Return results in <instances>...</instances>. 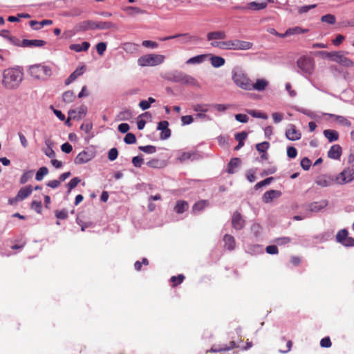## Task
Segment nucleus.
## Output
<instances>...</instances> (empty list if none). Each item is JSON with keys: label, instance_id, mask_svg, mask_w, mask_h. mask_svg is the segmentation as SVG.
Wrapping results in <instances>:
<instances>
[{"label": "nucleus", "instance_id": "34", "mask_svg": "<svg viewBox=\"0 0 354 354\" xmlns=\"http://www.w3.org/2000/svg\"><path fill=\"white\" fill-rule=\"evenodd\" d=\"M240 165L239 158H233L230 162L227 163V172L230 174H232L235 172V169L239 167Z\"/></svg>", "mask_w": 354, "mask_h": 354}, {"label": "nucleus", "instance_id": "29", "mask_svg": "<svg viewBox=\"0 0 354 354\" xmlns=\"http://www.w3.org/2000/svg\"><path fill=\"white\" fill-rule=\"evenodd\" d=\"M90 47V44L88 41H84L82 44H73L69 46V49L75 52H86Z\"/></svg>", "mask_w": 354, "mask_h": 354}, {"label": "nucleus", "instance_id": "24", "mask_svg": "<svg viewBox=\"0 0 354 354\" xmlns=\"http://www.w3.org/2000/svg\"><path fill=\"white\" fill-rule=\"evenodd\" d=\"M46 44L44 40L35 39H23L21 40V47L32 48V47H42Z\"/></svg>", "mask_w": 354, "mask_h": 354}, {"label": "nucleus", "instance_id": "62", "mask_svg": "<svg viewBox=\"0 0 354 354\" xmlns=\"http://www.w3.org/2000/svg\"><path fill=\"white\" fill-rule=\"evenodd\" d=\"M142 46L145 48H156L158 47V44L150 40H144L142 41Z\"/></svg>", "mask_w": 354, "mask_h": 354}, {"label": "nucleus", "instance_id": "10", "mask_svg": "<svg viewBox=\"0 0 354 354\" xmlns=\"http://www.w3.org/2000/svg\"><path fill=\"white\" fill-rule=\"evenodd\" d=\"M348 53L342 51L339 55H333L331 61L341 65L343 67L353 68L354 66L353 62L349 57L346 56Z\"/></svg>", "mask_w": 354, "mask_h": 354}, {"label": "nucleus", "instance_id": "9", "mask_svg": "<svg viewBox=\"0 0 354 354\" xmlns=\"http://www.w3.org/2000/svg\"><path fill=\"white\" fill-rule=\"evenodd\" d=\"M209 108V104H196L192 106V109L195 112H197L196 114V118L200 120H205L207 121H210L212 118L205 114L206 112L208 111V109Z\"/></svg>", "mask_w": 354, "mask_h": 354}, {"label": "nucleus", "instance_id": "54", "mask_svg": "<svg viewBox=\"0 0 354 354\" xmlns=\"http://www.w3.org/2000/svg\"><path fill=\"white\" fill-rule=\"evenodd\" d=\"M55 217L58 219L66 220L68 217V214L66 209L55 211Z\"/></svg>", "mask_w": 354, "mask_h": 354}, {"label": "nucleus", "instance_id": "33", "mask_svg": "<svg viewBox=\"0 0 354 354\" xmlns=\"http://www.w3.org/2000/svg\"><path fill=\"white\" fill-rule=\"evenodd\" d=\"M225 242L224 247L227 249V250H233L235 248V241L234 238L230 235L225 234L224 236V239H223Z\"/></svg>", "mask_w": 354, "mask_h": 354}, {"label": "nucleus", "instance_id": "56", "mask_svg": "<svg viewBox=\"0 0 354 354\" xmlns=\"http://www.w3.org/2000/svg\"><path fill=\"white\" fill-rule=\"evenodd\" d=\"M124 142L127 145H133L136 142V136L132 133H127L124 137Z\"/></svg>", "mask_w": 354, "mask_h": 354}, {"label": "nucleus", "instance_id": "3", "mask_svg": "<svg viewBox=\"0 0 354 354\" xmlns=\"http://www.w3.org/2000/svg\"><path fill=\"white\" fill-rule=\"evenodd\" d=\"M170 81L175 83H178L187 86H192L196 88H201V84L198 81L190 75L182 73L180 71L176 72L171 75Z\"/></svg>", "mask_w": 354, "mask_h": 354}, {"label": "nucleus", "instance_id": "52", "mask_svg": "<svg viewBox=\"0 0 354 354\" xmlns=\"http://www.w3.org/2000/svg\"><path fill=\"white\" fill-rule=\"evenodd\" d=\"M342 51H332V52H327V51H319L318 54L321 55L323 57H326L330 59H332L333 56H335L336 55H339L341 53Z\"/></svg>", "mask_w": 354, "mask_h": 354}, {"label": "nucleus", "instance_id": "61", "mask_svg": "<svg viewBox=\"0 0 354 354\" xmlns=\"http://www.w3.org/2000/svg\"><path fill=\"white\" fill-rule=\"evenodd\" d=\"M332 345V343L330 342V337H326L321 339L320 341V346L322 348H330Z\"/></svg>", "mask_w": 354, "mask_h": 354}, {"label": "nucleus", "instance_id": "43", "mask_svg": "<svg viewBox=\"0 0 354 354\" xmlns=\"http://www.w3.org/2000/svg\"><path fill=\"white\" fill-rule=\"evenodd\" d=\"M48 174V169L46 167H41V168L37 170L36 174V180L41 181L45 175Z\"/></svg>", "mask_w": 354, "mask_h": 354}, {"label": "nucleus", "instance_id": "21", "mask_svg": "<svg viewBox=\"0 0 354 354\" xmlns=\"http://www.w3.org/2000/svg\"><path fill=\"white\" fill-rule=\"evenodd\" d=\"M281 196V192L275 189L266 191L263 196V201L265 203H271L274 199L278 198Z\"/></svg>", "mask_w": 354, "mask_h": 354}, {"label": "nucleus", "instance_id": "8", "mask_svg": "<svg viewBox=\"0 0 354 354\" xmlns=\"http://www.w3.org/2000/svg\"><path fill=\"white\" fill-rule=\"evenodd\" d=\"M179 37L182 39L181 43L183 44L196 43L198 42V41L200 40V38L196 35H192L189 33H179L176 34L175 35L165 37V38L162 39V41H168L170 39H175Z\"/></svg>", "mask_w": 354, "mask_h": 354}, {"label": "nucleus", "instance_id": "42", "mask_svg": "<svg viewBox=\"0 0 354 354\" xmlns=\"http://www.w3.org/2000/svg\"><path fill=\"white\" fill-rule=\"evenodd\" d=\"M80 183V178L78 177H74L69 180L68 183L66 184L68 187V192L69 193L71 190L76 187V186Z\"/></svg>", "mask_w": 354, "mask_h": 354}, {"label": "nucleus", "instance_id": "36", "mask_svg": "<svg viewBox=\"0 0 354 354\" xmlns=\"http://www.w3.org/2000/svg\"><path fill=\"white\" fill-rule=\"evenodd\" d=\"M225 63V60L222 57L218 55H214L211 57V64L214 67L219 68L223 66Z\"/></svg>", "mask_w": 354, "mask_h": 354}, {"label": "nucleus", "instance_id": "25", "mask_svg": "<svg viewBox=\"0 0 354 354\" xmlns=\"http://www.w3.org/2000/svg\"><path fill=\"white\" fill-rule=\"evenodd\" d=\"M85 71V66H82L77 68L75 71L73 72L71 75H69L68 79L66 80V85H69L73 81L76 80L77 77L82 75Z\"/></svg>", "mask_w": 354, "mask_h": 354}, {"label": "nucleus", "instance_id": "49", "mask_svg": "<svg viewBox=\"0 0 354 354\" xmlns=\"http://www.w3.org/2000/svg\"><path fill=\"white\" fill-rule=\"evenodd\" d=\"M30 208L32 210L36 212L37 214H40L41 212V202L37 201H32V203H30Z\"/></svg>", "mask_w": 354, "mask_h": 354}, {"label": "nucleus", "instance_id": "39", "mask_svg": "<svg viewBox=\"0 0 354 354\" xmlns=\"http://www.w3.org/2000/svg\"><path fill=\"white\" fill-rule=\"evenodd\" d=\"M75 99V95L71 90L66 91L64 93V95H62V100H64V102L66 103H71Z\"/></svg>", "mask_w": 354, "mask_h": 354}, {"label": "nucleus", "instance_id": "5", "mask_svg": "<svg viewBox=\"0 0 354 354\" xmlns=\"http://www.w3.org/2000/svg\"><path fill=\"white\" fill-rule=\"evenodd\" d=\"M165 59L162 55L147 54L139 57L137 63L141 67L156 66L161 64Z\"/></svg>", "mask_w": 354, "mask_h": 354}, {"label": "nucleus", "instance_id": "7", "mask_svg": "<svg viewBox=\"0 0 354 354\" xmlns=\"http://www.w3.org/2000/svg\"><path fill=\"white\" fill-rule=\"evenodd\" d=\"M298 68L300 69L304 74H312L314 71V60L312 57L307 56H302L296 62Z\"/></svg>", "mask_w": 354, "mask_h": 354}, {"label": "nucleus", "instance_id": "58", "mask_svg": "<svg viewBox=\"0 0 354 354\" xmlns=\"http://www.w3.org/2000/svg\"><path fill=\"white\" fill-rule=\"evenodd\" d=\"M31 178V171H26L21 175V178H19V183L21 185L26 184Z\"/></svg>", "mask_w": 354, "mask_h": 354}, {"label": "nucleus", "instance_id": "13", "mask_svg": "<svg viewBox=\"0 0 354 354\" xmlns=\"http://www.w3.org/2000/svg\"><path fill=\"white\" fill-rule=\"evenodd\" d=\"M336 241L346 246H354V239L348 236V231L345 229L339 230L336 235Z\"/></svg>", "mask_w": 354, "mask_h": 354}, {"label": "nucleus", "instance_id": "2", "mask_svg": "<svg viewBox=\"0 0 354 354\" xmlns=\"http://www.w3.org/2000/svg\"><path fill=\"white\" fill-rule=\"evenodd\" d=\"M211 46L221 50H247L252 48L253 44L252 42L234 39L222 41H212Z\"/></svg>", "mask_w": 354, "mask_h": 354}, {"label": "nucleus", "instance_id": "59", "mask_svg": "<svg viewBox=\"0 0 354 354\" xmlns=\"http://www.w3.org/2000/svg\"><path fill=\"white\" fill-rule=\"evenodd\" d=\"M118 157V150L116 148H111L109 151V159L110 161L116 160Z\"/></svg>", "mask_w": 354, "mask_h": 354}, {"label": "nucleus", "instance_id": "22", "mask_svg": "<svg viewBox=\"0 0 354 354\" xmlns=\"http://www.w3.org/2000/svg\"><path fill=\"white\" fill-rule=\"evenodd\" d=\"M75 30L77 32L87 31L88 30H95L94 21H82L75 26Z\"/></svg>", "mask_w": 354, "mask_h": 354}, {"label": "nucleus", "instance_id": "48", "mask_svg": "<svg viewBox=\"0 0 354 354\" xmlns=\"http://www.w3.org/2000/svg\"><path fill=\"white\" fill-rule=\"evenodd\" d=\"M139 150L148 154H152L156 152V147L153 145L141 146L139 147Z\"/></svg>", "mask_w": 354, "mask_h": 354}, {"label": "nucleus", "instance_id": "12", "mask_svg": "<svg viewBox=\"0 0 354 354\" xmlns=\"http://www.w3.org/2000/svg\"><path fill=\"white\" fill-rule=\"evenodd\" d=\"M268 86V81L266 79H257L255 83L251 82L250 85L243 87V90L245 91H264Z\"/></svg>", "mask_w": 354, "mask_h": 354}, {"label": "nucleus", "instance_id": "28", "mask_svg": "<svg viewBox=\"0 0 354 354\" xmlns=\"http://www.w3.org/2000/svg\"><path fill=\"white\" fill-rule=\"evenodd\" d=\"M32 192V188L30 185L25 186L19 189L18 192V194H17V199L24 200L28 196H30L31 192Z\"/></svg>", "mask_w": 354, "mask_h": 354}, {"label": "nucleus", "instance_id": "44", "mask_svg": "<svg viewBox=\"0 0 354 354\" xmlns=\"http://www.w3.org/2000/svg\"><path fill=\"white\" fill-rule=\"evenodd\" d=\"M205 55H197L187 60V64H197L203 62Z\"/></svg>", "mask_w": 354, "mask_h": 354}, {"label": "nucleus", "instance_id": "37", "mask_svg": "<svg viewBox=\"0 0 354 354\" xmlns=\"http://www.w3.org/2000/svg\"><path fill=\"white\" fill-rule=\"evenodd\" d=\"M208 205L207 201H198L193 205V208H192V211H193L194 213L196 212H201L204 209L205 207H207Z\"/></svg>", "mask_w": 354, "mask_h": 354}, {"label": "nucleus", "instance_id": "16", "mask_svg": "<svg viewBox=\"0 0 354 354\" xmlns=\"http://www.w3.org/2000/svg\"><path fill=\"white\" fill-rule=\"evenodd\" d=\"M93 158V154L86 151H82L76 156L75 158V164L83 165Z\"/></svg>", "mask_w": 354, "mask_h": 354}, {"label": "nucleus", "instance_id": "47", "mask_svg": "<svg viewBox=\"0 0 354 354\" xmlns=\"http://www.w3.org/2000/svg\"><path fill=\"white\" fill-rule=\"evenodd\" d=\"M321 21L333 25L336 22V18H335L334 15L328 14L321 17Z\"/></svg>", "mask_w": 354, "mask_h": 354}, {"label": "nucleus", "instance_id": "31", "mask_svg": "<svg viewBox=\"0 0 354 354\" xmlns=\"http://www.w3.org/2000/svg\"><path fill=\"white\" fill-rule=\"evenodd\" d=\"M323 135H324L325 138H326L330 142L337 141L339 138V133L335 130H324Z\"/></svg>", "mask_w": 354, "mask_h": 354}, {"label": "nucleus", "instance_id": "32", "mask_svg": "<svg viewBox=\"0 0 354 354\" xmlns=\"http://www.w3.org/2000/svg\"><path fill=\"white\" fill-rule=\"evenodd\" d=\"M330 118H333L334 121L339 123V124L342 126H344L346 127H350L351 122L348 120L346 118L342 115H336L335 114H328Z\"/></svg>", "mask_w": 354, "mask_h": 354}, {"label": "nucleus", "instance_id": "57", "mask_svg": "<svg viewBox=\"0 0 354 354\" xmlns=\"http://www.w3.org/2000/svg\"><path fill=\"white\" fill-rule=\"evenodd\" d=\"M300 166H301L302 169L307 171L311 166V161L307 157L304 158L301 161H300Z\"/></svg>", "mask_w": 354, "mask_h": 354}, {"label": "nucleus", "instance_id": "14", "mask_svg": "<svg viewBox=\"0 0 354 354\" xmlns=\"http://www.w3.org/2000/svg\"><path fill=\"white\" fill-rule=\"evenodd\" d=\"M234 348H239V344L235 342L231 341L228 345H214L209 350L207 351V353H221L223 351H230Z\"/></svg>", "mask_w": 354, "mask_h": 354}, {"label": "nucleus", "instance_id": "45", "mask_svg": "<svg viewBox=\"0 0 354 354\" xmlns=\"http://www.w3.org/2000/svg\"><path fill=\"white\" fill-rule=\"evenodd\" d=\"M171 282L173 283V287H176L183 283L185 280V276L183 274H179L176 277H171Z\"/></svg>", "mask_w": 354, "mask_h": 354}, {"label": "nucleus", "instance_id": "40", "mask_svg": "<svg viewBox=\"0 0 354 354\" xmlns=\"http://www.w3.org/2000/svg\"><path fill=\"white\" fill-rule=\"evenodd\" d=\"M124 10L127 11V14L129 16H134L144 12L140 8L138 7L128 6L124 8Z\"/></svg>", "mask_w": 354, "mask_h": 354}, {"label": "nucleus", "instance_id": "27", "mask_svg": "<svg viewBox=\"0 0 354 354\" xmlns=\"http://www.w3.org/2000/svg\"><path fill=\"white\" fill-rule=\"evenodd\" d=\"M94 26L95 30H109L117 28L116 24L111 21H94Z\"/></svg>", "mask_w": 354, "mask_h": 354}, {"label": "nucleus", "instance_id": "60", "mask_svg": "<svg viewBox=\"0 0 354 354\" xmlns=\"http://www.w3.org/2000/svg\"><path fill=\"white\" fill-rule=\"evenodd\" d=\"M106 50V43L100 42L96 44V51H97L98 55H102Z\"/></svg>", "mask_w": 354, "mask_h": 354}, {"label": "nucleus", "instance_id": "41", "mask_svg": "<svg viewBox=\"0 0 354 354\" xmlns=\"http://www.w3.org/2000/svg\"><path fill=\"white\" fill-rule=\"evenodd\" d=\"M324 206H326L325 203H320L319 202H314L309 205V210L313 212H317L320 211Z\"/></svg>", "mask_w": 354, "mask_h": 354}, {"label": "nucleus", "instance_id": "17", "mask_svg": "<svg viewBox=\"0 0 354 354\" xmlns=\"http://www.w3.org/2000/svg\"><path fill=\"white\" fill-rule=\"evenodd\" d=\"M87 109L85 106H82L77 110L73 109L68 111V118L73 120H80L86 115Z\"/></svg>", "mask_w": 354, "mask_h": 354}, {"label": "nucleus", "instance_id": "63", "mask_svg": "<svg viewBox=\"0 0 354 354\" xmlns=\"http://www.w3.org/2000/svg\"><path fill=\"white\" fill-rule=\"evenodd\" d=\"M247 136H248L247 133H245L244 131H241V132L236 134V136H234V138H236V141H238L239 142L243 143V141L245 140Z\"/></svg>", "mask_w": 354, "mask_h": 354}, {"label": "nucleus", "instance_id": "18", "mask_svg": "<svg viewBox=\"0 0 354 354\" xmlns=\"http://www.w3.org/2000/svg\"><path fill=\"white\" fill-rule=\"evenodd\" d=\"M232 228H234L236 230L243 228L244 220H243V218H242L241 214L239 212H234V214H232Z\"/></svg>", "mask_w": 354, "mask_h": 354}, {"label": "nucleus", "instance_id": "19", "mask_svg": "<svg viewBox=\"0 0 354 354\" xmlns=\"http://www.w3.org/2000/svg\"><path fill=\"white\" fill-rule=\"evenodd\" d=\"M226 38V34L224 30H214L207 33V41H216L217 40H224Z\"/></svg>", "mask_w": 354, "mask_h": 354}, {"label": "nucleus", "instance_id": "15", "mask_svg": "<svg viewBox=\"0 0 354 354\" xmlns=\"http://www.w3.org/2000/svg\"><path fill=\"white\" fill-rule=\"evenodd\" d=\"M267 6L266 2L257 3V2H250L245 6H236L234 9H239L241 10H264Z\"/></svg>", "mask_w": 354, "mask_h": 354}, {"label": "nucleus", "instance_id": "51", "mask_svg": "<svg viewBox=\"0 0 354 354\" xmlns=\"http://www.w3.org/2000/svg\"><path fill=\"white\" fill-rule=\"evenodd\" d=\"M269 143L268 142H263L261 143H258L256 145V149L260 153H265L266 150L268 149Z\"/></svg>", "mask_w": 354, "mask_h": 354}, {"label": "nucleus", "instance_id": "50", "mask_svg": "<svg viewBox=\"0 0 354 354\" xmlns=\"http://www.w3.org/2000/svg\"><path fill=\"white\" fill-rule=\"evenodd\" d=\"M209 107L218 112H225L227 109V105L222 104H209Z\"/></svg>", "mask_w": 354, "mask_h": 354}, {"label": "nucleus", "instance_id": "46", "mask_svg": "<svg viewBox=\"0 0 354 354\" xmlns=\"http://www.w3.org/2000/svg\"><path fill=\"white\" fill-rule=\"evenodd\" d=\"M272 180H273V177H268V178L257 183L256 185H254V189H256V190H257L263 187L268 185L269 184H270V183Z\"/></svg>", "mask_w": 354, "mask_h": 354}, {"label": "nucleus", "instance_id": "11", "mask_svg": "<svg viewBox=\"0 0 354 354\" xmlns=\"http://www.w3.org/2000/svg\"><path fill=\"white\" fill-rule=\"evenodd\" d=\"M354 179V171L353 169L346 168L344 169L336 177V183L343 185L351 182Z\"/></svg>", "mask_w": 354, "mask_h": 354}, {"label": "nucleus", "instance_id": "64", "mask_svg": "<svg viewBox=\"0 0 354 354\" xmlns=\"http://www.w3.org/2000/svg\"><path fill=\"white\" fill-rule=\"evenodd\" d=\"M286 153H288V156L290 158H295L297 156V150L294 147H288V151H286Z\"/></svg>", "mask_w": 354, "mask_h": 354}, {"label": "nucleus", "instance_id": "35", "mask_svg": "<svg viewBox=\"0 0 354 354\" xmlns=\"http://www.w3.org/2000/svg\"><path fill=\"white\" fill-rule=\"evenodd\" d=\"M308 32V29L301 28L299 26H295L292 28H289L286 30V35H295L298 34L306 33Z\"/></svg>", "mask_w": 354, "mask_h": 354}, {"label": "nucleus", "instance_id": "20", "mask_svg": "<svg viewBox=\"0 0 354 354\" xmlns=\"http://www.w3.org/2000/svg\"><path fill=\"white\" fill-rule=\"evenodd\" d=\"M286 136L290 141H296L300 140L301 133L296 129L295 125L291 124L286 131Z\"/></svg>", "mask_w": 354, "mask_h": 354}, {"label": "nucleus", "instance_id": "4", "mask_svg": "<svg viewBox=\"0 0 354 354\" xmlns=\"http://www.w3.org/2000/svg\"><path fill=\"white\" fill-rule=\"evenodd\" d=\"M29 74L36 80H46L51 76L53 71L50 66L37 64L30 66Z\"/></svg>", "mask_w": 354, "mask_h": 354}, {"label": "nucleus", "instance_id": "30", "mask_svg": "<svg viewBox=\"0 0 354 354\" xmlns=\"http://www.w3.org/2000/svg\"><path fill=\"white\" fill-rule=\"evenodd\" d=\"M189 209V203L186 201H178L176 203L174 211L177 214H183Z\"/></svg>", "mask_w": 354, "mask_h": 354}, {"label": "nucleus", "instance_id": "1", "mask_svg": "<svg viewBox=\"0 0 354 354\" xmlns=\"http://www.w3.org/2000/svg\"><path fill=\"white\" fill-rule=\"evenodd\" d=\"M24 74L19 68H6L3 71L2 84L7 89H15L19 87Z\"/></svg>", "mask_w": 354, "mask_h": 354}, {"label": "nucleus", "instance_id": "53", "mask_svg": "<svg viewBox=\"0 0 354 354\" xmlns=\"http://www.w3.org/2000/svg\"><path fill=\"white\" fill-rule=\"evenodd\" d=\"M291 241V239L288 236H282L279 238H277L274 240L275 243L279 245H284L289 243Z\"/></svg>", "mask_w": 354, "mask_h": 354}, {"label": "nucleus", "instance_id": "26", "mask_svg": "<svg viewBox=\"0 0 354 354\" xmlns=\"http://www.w3.org/2000/svg\"><path fill=\"white\" fill-rule=\"evenodd\" d=\"M342 155V147L339 145H333L328 151V157L330 159L339 160Z\"/></svg>", "mask_w": 354, "mask_h": 354}, {"label": "nucleus", "instance_id": "23", "mask_svg": "<svg viewBox=\"0 0 354 354\" xmlns=\"http://www.w3.org/2000/svg\"><path fill=\"white\" fill-rule=\"evenodd\" d=\"M315 183L321 187H327L332 185L334 180L330 176L323 175L316 178Z\"/></svg>", "mask_w": 354, "mask_h": 354}, {"label": "nucleus", "instance_id": "55", "mask_svg": "<svg viewBox=\"0 0 354 354\" xmlns=\"http://www.w3.org/2000/svg\"><path fill=\"white\" fill-rule=\"evenodd\" d=\"M194 156V153L190 152H184L181 153V155L178 157V160H180V162H185L189 160L192 157Z\"/></svg>", "mask_w": 354, "mask_h": 354}, {"label": "nucleus", "instance_id": "6", "mask_svg": "<svg viewBox=\"0 0 354 354\" xmlns=\"http://www.w3.org/2000/svg\"><path fill=\"white\" fill-rule=\"evenodd\" d=\"M232 81L236 84V86L243 89L245 86H248L251 83L250 79L241 68H236L232 71Z\"/></svg>", "mask_w": 354, "mask_h": 354}, {"label": "nucleus", "instance_id": "38", "mask_svg": "<svg viewBox=\"0 0 354 354\" xmlns=\"http://www.w3.org/2000/svg\"><path fill=\"white\" fill-rule=\"evenodd\" d=\"M46 149H44V154L48 156V158H53L55 156V153L53 149V142L48 140L46 141Z\"/></svg>", "mask_w": 354, "mask_h": 354}]
</instances>
